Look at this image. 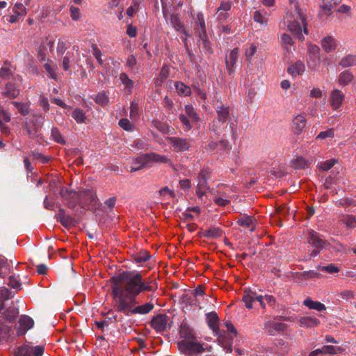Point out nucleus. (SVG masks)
Masks as SVG:
<instances>
[{"mask_svg": "<svg viewBox=\"0 0 356 356\" xmlns=\"http://www.w3.org/2000/svg\"><path fill=\"white\" fill-rule=\"evenodd\" d=\"M114 307L127 316L145 315L154 308V304L146 302L136 306V298L143 292L154 293L158 289L155 280L143 277L137 271H124L110 279Z\"/></svg>", "mask_w": 356, "mask_h": 356, "instance_id": "f257e3e1", "label": "nucleus"}, {"mask_svg": "<svg viewBox=\"0 0 356 356\" xmlns=\"http://www.w3.org/2000/svg\"><path fill=\"white\" fill-rule=\"evenodd\" d=\"M289 17V19L287 20L289 30L299 40H303L305 37L302 33V26L304 28L305 34H308V30L307 29L306 17L298 5L295 6L294 13Z\"/></svg>", "mask_w": 356, "mask_h": 356, "instance_id": "f03ea898", "label": "nucleus"}, {"mask_svg": "<svg viewBox=\"0 0 356 356\" xmlns=\"http://www.w3.org/2000/svg\"><path fill=\"white\" fill-rule=\"evenodd\" d=\"M215 110L217 116L212 122L211 130L217 136V137H220L224 129V127L222 125L229 118V106H225L222 103L217 101L215 104Z\"/></svg>", "mask_w": 356, "mask_h": 356, "instance_id": "7ed1b4c3", "label": "nucleus"}, {"mask_svg": "<svg viewBox=\"0 0 356 356\" xmlns=\"http://www.w3.org/2000/svg\"><path fill=\"white\" fill-rule=\"evenodd\" d=\"M307 242L312 248V250L308 254V258L309 259L317 257L323 248H326L327 246L330 245L327 241L323 239L321 234L313 229L309 231L307 236Z\"/></svg>", "mask_w": 356, "mask_h": 356, "instance_id": "20e7f679", "label": "nucleus"}, {"mask_svg": "<svg viewBox=\"0 0 356 356\" xmlns=\"http://www.w3.org/2000/svg\"><path fill=\"white\" fill-rule=\"evenodd\" d=\"M177 346L185 356H197L205 351L203 344L194 340H181Z\"/></svg>", "mask_w": 356, "mask_h": 356, "instance_id": "39448f33", "label": "nucleus"}, {"mask_svg": "<svg viewBox=\"0 0 356 356\" xmlns=\"http://www.w3.org/2000/svg\"><path fill=\"white\" fill-rule=\"evenodd\" d=\"M60 195L66 206L70 209H74L78 204H80L79 191H69L65 187H61Z\"/></svg>", "mask_w": 356, "mask_h": 356, "instance_id": "423d86ee", "label": "nucleus"}, {"mask_svg": "<svg viewBox=\"0 0 356 356\" xmlns=\"http://www.w3.org/2000/svg\"><path fill=\"white\" fill-rule=\"evenodd\" d=\"M44 348L42 346L24 345L17 348L14 356H42Z\"/></svg>", "mask_w": 356, "mask_h": 356, "instance_id": "0eeeda50", "label": "nucleus"}, {"mask_svg": "<svg viewBox=\"0 0 356 356\" xmlns=\"http://www.w3.org/2000/svg\"><path fill=\"white\" fill-rule=\"evenodd\" d=\"M167 141L172 145L174 152H185L191 147V139L179 137H168Z\"/></svg>", "mask_w": 356, "mask_h": 356, "instance_id": "6e6552de", "label": "nucleus"}, {"mask_svg": "<svg viewBox=\"0 0 356 356\" xmlns=\"http://www.w3.org/2000/svg\"><path fill=\"white\" fill-rule=\"evenodd\" d=\"M168 316L164 314H160L152 317L150 326L156 332H163L167 330Z\"/></svg>", "mask_w": 356, "mask_h": 356, "instance_id": "1a4fd4ad", "label": "nucleus"}, {"mask_svg": "<svg viewBox=\"0 0 356 356\" xmlns=\"http://www.w3.org/2000/svg\"><path fill=\"white\" fill-rule=\"evenodd\" d=\"M163 16L167 22H168L171 26L181 33L184 34L186 36L189 35L186 33L184 24L181 22V19L178 14L170 13L169 15L163 11Z\"/></svg>", "mask_w": 356, "mask_h": 356, "instance_id": "9d476101", "label": "nucleus"}, {"mask_svg": "<svg viewBox=\"0 0 356 356\" xmlns=\"http://www.w3.org/2000/svg\"><path fill=\"white\" fill-rule=\"evenodd\" d=\"M286 328V325L283 323L268 321L264 323V330L270 336H275L281 332H284Z\"/></svg>", "mask_w": 356, "mask_h": 356, "instance_id": "9b49d317", "label": "nucleus"}, {"mask_svg": "<svg viewBox=\"0 0 356 356\" xmlns=\"http://www.w3.org/2000/svg\"><path fill=\"white\" fill-rule=\"evenodd\" d=\"M238 57V49L234 48L225 58L226 70L229 76L234 74V66Z\"/></svg>", "mask_w": 356, "mask_h": 356, "instance_id": "f8f14e48", "label": "nucleus"}, {"mask_svg": "<svg viewBox=\"0 0 356 356\" xmlns=\"http://www.w3.org/2000/svg\"><path fill=\"white\" fill-rule=\"evenodd\" d=\"M55 216L57 221L60 222L65 227H72L76 224L75 218L70 215H67L65 211L62 208H59Z\"/></svg>", "mask_w": 356, "mask_h": 356, "instance_id": "ddd939ff", "label": "nucleus"}, {"mask_svg": "<svg viewBox=\"0 0 356 356\" xmlns=\"http://www.w3.org/2000/svg\"><path fill=\"white\" fill-rule=\"evenodd\" d=\"M259 298V294L251 289H245L242 297V301L244 302L245 307L251 309L253 308V302H256Z\"/></svg>", "mask_w": 356, "mask_h": 356, "instance_id": "4468645a", "label": "nucleus"}, {"mask_svg": "<svg viewBox=\"0 0 356 356\" xmlns=\"http://www.w3.org/2000/svg\"><path fill=\"white\" fill-rule=\"evenodd\" d=\"M218 342L225 350L227 353H232L233 339L225 331L218 333Z\"/></svg>", "mask_w": 356, "mask_h": 356, "instance_id": "2eb2a0df", "label": "nucleus"}, {"mask_svg": "<svg viewBox=\"0 0 356 356\" xmlns=\"http://www.w3.org/2000/svg\"><path fill=\"white\" fill-rule=\"evenodd\" d=\"M207 321L208 326L216 335H218V333L222 332V330L218 327L219 318L215 312L207 314Z\"/></svg>", "mask_w": 356, "mask_h": 356, "instance_id": "dca6fc26", "label": "nucleus"}, {"mask_svg": "<svg viewBox=\"0 0 356 356\" xmlns=\"http://www.w3.org/2000/svg\"><path fill=\"white\" fill-rule=\"evenodd\" d=\"M79 196L81 207L90 203H95L97 199L96 193L91 190L79 191Z\"/></svg>", "mask_w": 356, "mask_h": 356, "instance_id": "f3484780", "label": "nucleus"}, {"mask_svg": "<svg viewBox=\"0 0 356 356\" xmlns=\"http://www.w3.org/2000/svg\"><path fill=\"white\" fill-rule=\"evenodd\" d=\"M179 334L183 340H194L195 339V334L190 327L187 323L182 321L179 327Z\"/></svg>", "mask_w": 356, "mask_h": 356, "instance_id": "a211bd4d", "label": "nucleus"}, {"mask_svg": "<svg viewBox=\"0 0 356 356\" xmlns=\"http://www.w3.org/2000/svg\"><path fill=\"white\" fill-rule=\"evenodd\" d=\"M19 323L20 326L19 332L20 334H24L33 327L34 321L27 315H22L19 318Z\"/></svg>", "mask_w": 356, "mask_h": 356, "instance_id": "6ab92c4d", "label": "nucleus"}, {"mask_svg": "<svg viewBox=\"0 0 356 356\" xmlns=\"http://www.w3.org/2000/svg\"><path fill=\"white\" fill-rule=\"evenodd\" d=\"M223 231L220 227H211L205 231H201L198 233L199 236L209 239L217 238L222 236Z\"/></svg>", "mask_w": 356, "mask_h": 356, "instance_id": "aec40b11", "label": "nucleus"}, {"mask_svg": "<svg viewBox=\"0 0 356 356\" xmlns=\"http://www.w3.org/2000/svg\"><path fill=\"white\" fill-rule=\"evenodd\" d=\"M1 94L9 99H14L19 95V90L17 88L15 83H9L6 85Z\"/></svg>", "mask_w": 356, "mask_h": 356, "instance_id": "412c9836", "label": "nucleus"}, {"mask_svg": "<svg viewBox=\"0 0 356 356\" xmlns=\"http://www.w3.org/2000/svg\"><path fill=\"white\" fill-rule=\"evenodd\" d=\"M344 95L339 90H334L331 93V106L337 109L341 105Z\"/></svg>", "mask_w": 356, "mask_h": 356, "instance_id": "4be33fe9", "label": "nucleus"}, {"mask_svg": "<svg viewBox=\"0 0 356 356\" xmlns=\"http://www.w3.org/2000/svg\"><path fill=\"white\" fill-rule=\"evenodd\" d=\"M305 70V65L301 61H297L291 65L287 70V72L292 76L302 75Z\"/></svg>", "mask_w": 356, "mask_h": 356, "instance_id": "5701e85b", "label": "nucleus"}, {"mask_svg": "<svg viewBox=\"0 0 356 356\" xmlns=\"http://www.w3.org/2000/svg\"><path fill=\"white\" fill-rule=\"evenodd\" d=\"M303 304L305 306L307 307L309 309H314L318 312H323L326 309V307L324 304L321 303V302L314 301L310 298H307L304 300Z\"/></svg>", "mask_w": 356, "mask_h": 356, "instance_id": "b1692460", "label": "nucleus"}, {"mask_svg": "<svg viewBox=\"0 0 356 356\" xmlns=\"http://www.w3.org/2000/svg\"><path fill=\"white\" fill-rule=\"evenodd\" d=\"M293 126L296 134H299L304 131L306 128V119L302 115H297L293 120Z\"/></svg>", "mask_w": 356, "mask_h": 356, "instance_id": "393cba45", "label": "nucleus"}, {"mask_svg": "<svg viewBox=\"0 0 356 356\" xmlns=\"http://www.w3.org/2000/svg\"><path fill=\"white\" fill-rule=\"evenodd\" d=\"M44 119L42 117H39L36 119L35 124L33 128L26 127V130L29 137L31 138H35L39 137L40 134L38 132V128L41 127L43 124Z\"/></svg>", "mask_w": 356, "mask_h": 356, "instance_id": "a878e982", "label": "nucleus"}, {"mask_svg": "<svg viewBox=\"0 0 356 356\" xmlns=\"http://www.w3.org/2000/svg\"><path fill=\"white\" fill-rule=\"evenodd\" d=\"M152 125L154 128L163 134H170L174 131V129L171 126L159 120L152 121Z\"/></svg>", "mask_w": 356, "mask_h": 356, "instance_id": "bb28decb", "label": "nucleus"}, {"mask_svg": "<svg viewBox=\"0 0 356 356\" xmlns=\"http://www.w3.org/2000/svg\"><path fill=\"white\" fill-rule=\"evenodd\" d=\"M74 60V54L73 52L67 51L65 56L63 58L62 61V67L63 70L65 72H70V74H72V71L70 70V67L72 61Z\"/></svg>", "mask_w": 356, "mask_h": 356, "instance_id": "cd10ccee", "label": "nucleus"}, {"mask_svg": "<svg viewBox=\"0 0 356 356\" xmlns=\"http://www.w3.org/2000/svg\"><path fill=\"white\" fill-rule=\"evenodd\" d=\"M18 314V309L14 307H10L3 312V318L8 323H13Z\"/></svg>", "mask_w": 356, "mask_h": 356, "instance_id": "c85d7f7f", "label": "nucleus"}, {"mask_svg": "<svg viewBox=\"0 0 356 356\" xmlns=\"http://www.w3.org/2000/svg\"><path fill=\"white\" fill-rule=\"evenodd\" d=\"M299 322L302 326L307 327H316L320 324V321L311 316H303L300 318Z\"/></svg>", "mask_w": 356, "mask_h": 356, "instance_id": "c756f323", "label": "nucleus"}, {"mask_svg": "<svg viewBox=\"0 0 356 356\" xmlns=\"http://www.w3.org/2000/svg\"><path fill=\"white\" fill-rule=\"evenodd\" d=\"M175 86L177 90V92L180 96H190L191 94V88L186 84H184L183 82L181 81H177L175 83Z\"/></svg>", "mask_w": 356, "mask_h": 356, "instance_id": "7c9ffc66", "label": "nucleus"}, {"mask_svg": "<svg viewBox=\"0 0 356 356\" xmlns=\"http://www.w3.org/2000/svg\"><path fill=\"white\" fill-rule=\"evenodd\" d=\"M321 45L326 52H331L335 49L334 40L331 36H327L321 40Z\"/></svg>", "mask_w": 356, "mask_h": 356, "instance_id": "2f4dec72", "label": "nucleus"}, {"mask_svg": "<svg viewBox=\"0 0 356 356\" xmlns=\"http://www.w3.org/2000/svg\"><path fill=\"white\" fill-rule=\"evenodd\" d=\"M353 79V74L350 70H345L340 73L339 76V83L341 86L349 84Z\"/></svg>", "mask_w": 356, "mask_h": 356, "instance_id": "473e14b6", "label": "nucleus"}, {"mask_svg": "<svg viewBox=\"0 0 356 356\" xmlns=\"http://www.w3.org/2000/svg\"><path fill=\"white\" fill-rule=\"evenodd\" d=\"M185 115L190 118L191 122H197L199 121L200 118L198 114L195 111L194 108L191 104H187L184 108Z\"/></svg>", "mask_w": 356, "mask_h": 356, "instance_id": "72a5a7b5", "label": "nucleus"}, {"mask_svg": "<svg viewBox=\"0 0 356 356\" xmlns=\"http://www.w3.org/2000/svg\"><path fill=\"white\" fill-rule=\"evenodd\" d=\"M339 65L343 67L356 65V55L349 54L341 58Z\"/></svg>", "mask_w": 356, "mask_h": 356, "instance_id": "f704fd0d", "label": "nucleus"}, {"mask_svg": "<svg viewBox=\"0 0 356 356\" xmlns=\"http://www.w3.org/2000/svg\"><path fill=\"white\" fill-rule=\"evenodd\" d=\"M119 79L121 83L125 86L129 92H131L134 87V81L129 78L125 72H122L120 74Z\"/></svg>", "mask_w": 356, "mask_h": 356, "instance_id": "c9c22d12", "label": "nucleus"}, {"mask_svg": "<svg viewBox=\"0 0 356 356\" xmlns=\"http://www.w3.org/2000/svg\"><path fill=\"white\" fill-rule=\"evenodd\" d=\"M321 354L326 355H335L341 352L342 349L340 347L334 346L332 345L324 346L320 348Z\"/></svg>", "mask_w": 356, "mask_h": 356, "instance_id": "e433bc0d", "label": "nucleus"}, {"mask_svg": "<svg viewBox=\"0 0 356 356\" xmlns=\"http://www.w3.org/2000/svg\"><path fill=\"white\" fill-rule=\"evenodd\" d=\"M341 0H323V5L321 6L323 10H327V15H330L331 10L337 6Z\"/></svg>", "mask_w": 356, "mask_h": 356, "instance_id": "4c0bfd02", "label": "nucleus"}, {"mask_svg": "<svg viewBox=\"0 0 356 356\" xmlns=\"http://www.w3.org/2000/svg\"><path fill=\"white\" fill-rule=\"evenodd\" d=\"M72 117L77 123H83L86 120V116L81 108H75L72 113Z\"/></svg>", "mask_w": 356, "mask_h": 356, "instance_id": "58836bf2", "label": "nucleus"}, {"mask_svg": "<svg viewBox=\"0 0 356 356\" xmlns=\"http://www.w3.org/2000/svg\"><path fill=\"white\" fill-rule=\"evenodd\" d=\"M94 100L95 103L101 105L102 106H104L109 102V97L106 92L103 91L95 95Z\"/></svg>", "mask_w": 356, "mask_h": 356, "instance_id": "ea45409f", "label": "nucleus"}, {"mask_svg": "<svg viewBox=\"0 0 356 356\" xmlns=\"http://www.w3.org/2000/svg\"><path fill=\"white\" fill-rule=\"evenodd\" d=\"M341 221L349 228L356 227V218L353 215H344L341 217Z\"/></svg>", "mask_w": 356, "mask_h": 356, "instance_id": "a19ab883", "label": "nucleus"}, {"mask_svg": "<svg viewBox=\"0 0 356 356\" xmlns=\"http://www.w3.org/2000/svg\"><path fill=\"white\" fill-rule=\"evenodd\" d=\"M254 220L251 216H243L238 219L237 223L241 227L248 228L254 223Z\"/></svg>", "mask_w": 356, "mask_h": 356, "instance_id": "79ce46f5", "label": "nucleus"}, {"mask_svg": "<svg viewBox=\"0 0 356 356\" xmlns=\"http://www.w3.org/2000/svg\"><path fill=\"white\" fill-rule=\"evenodd\" d=\"M232 3L230 2H223L221 3L220 6L218 8V18L220 19H226L228 16L227 13H222L221 11H228L231 9Z\"/></svg>", "mask_w": 356, "mask_h": 356, "instance_id": "37998d69", "label": "nucleus"}, {"mask_svg": "<svg viewBox=\"0 0 356 356\" xmlns=\"http://www.w3.org/2000/svg\"><path fill=\"white\" fill-rule=\"evenodd\" d=\"M15 108L17 109L18 112L25 116L29 113V105L26 103H19L17 102H13L12 103Z\"/></svg>", "mask_w": 356, "mask_h": 356, "instance_id": "c03bdc74", "label": "nucleus"}, {"mask_svg": "<svg viewBox=\"0 0 356 356\" xmlns=\"http://www.w3.org/2000/svg\"><path fill=\"white\" fill-rule=\"evenodd\" d=\"M51 137L54 140L60 144H65V140L60 134L57 127H53L51 131Z\"/></svg>", "mask_w": 356, "mask_h": 356, "instance_id": "a18cd8bd", "label": "nucleus"}, {"mask_svg": "<svg viewBox=\"0 0 356 356\" xmlns=\"http://www.w3.org/2000/svg\"><path fill=\"white\" fill-rule=\"evenodd\" d=\"M319 277L320 274L314 270L303 271L298 275V278L305 280L313 279Z\"/></svg>", "mask_w": 356, "mask_h": 356, "instance_id": "49530a36", "label": "nucleus"}, {"mask_svg": "<svg viewBox=\"0 0 356 356\" xmlns=\"http://www.w3.org/2000/svg\"><path fill=\"white\" fill-rule=\"evenodd\" d=\"M336 163L337 161L335 159L327 160L318 164V168L323 171H328Z\"/></svg>", "mask_w": 356, "mask_h": 356, "instance_id": "de8ad7c7", "label": "nucleus"}, {"mask_svg": "<svg viewBox=\"0 0 356 356\" xmlns=\"http://www.w3.org/2000/svg\"><path fill=\"white\" fill-rule=\"evenodd\" d=\"M197 19L200 26L199 30V35H202L204 37V35L207 34V31L203 14L202 13H199L197 15Z\"/></svg>", "mask_w": 356, "mask_h": 356, "instance_id": "09e8293b", "label": "nucleus"}, {"mask_svg": "<svg viewBox=\"0 0 356 356\" xmlns=\"http://www.w3.org/2000/svg\"><path fill=\"white\" fill-rule=\"evenodd\" d=\"M141 0H133L131 5L127 10V15L133 17L138 10Z\"/></svg>", "mask_w": 356, "mask_h": 356, "instance_id": "8fccbe9b", "label": "nucleus"}, {"mask_svg": "<svg viewBox=\"0 0 356 356\" xmlns=\"http://www.w3.org/2000/svg\"><path fill=\"white\" fill-rule=\"evenodd\" d=\"M51 64H53V62L51 60H48L47 63H46L44 65V68L49 74L50 78L55 79L56 76V75L55 74V70L56 69V65H51Z\"/></svg>", "mask_w": 356, "mask_h": 356, "instance_id": "3c124183", "label": "nucleus"}, {"mask_svg": "<svg viewBox=\"0 0 356 356\" xmlns=\"http://www.w3.org/2000/svg\"><path fill=\"white\" fill-rule=\"evenodd\" d=\"M208 189L209 186L207 184L198 182L196 188V195L198 196L199 198H201L206 194Z\"/></svg>", "mask_w": 356, "mask_h": 356, "instance_id": "603ef678", "label": "nucleus"}, {"mask_svg": "<svg viewBox=\"0 0 356 356\" xmlns=\"http://www.w3.org/2000/svg\"><path fill=\"white\" fill-rule=\"evenodd\" d=\"M118 124L121 128L127 131H131L134 129L133 124L127 118L120 120Z\"/></svg>", "mask_w": 356, "mask_h": 356, "instance_id": "864d4df0", "label": "nucleus"}, {"mask_svg": "<svg viewBox=\"0 0 356 356\" xmlns=\"http://www.w3.org/2000/svg\"><path fill=\"white\" fill-rule=\"evenodd\" d=\"M318 269L327 273H338L339 271V268L332 264L327 266H320Z\"/></svg>", "mask_w": 356, "mask_h": 356, "instance_id": "5fc2aeb1", "label": "nucleus"}, {"mask_svg": "<svg viewBox=\"0 0 356 356\" xmlns=\"http://www.w3.org/2000/svg\"><path fill=\"white\" fill-rule=\"evenodd\" d=\"M150 258L149 254L147 251L139 252L135 257L134 261L136 263H143L147 261Z\"/></svg>", "mask_w": 356, "mask_h": 356, "instance_id": "6e6d98bb", "label": "nucleus"}, {"mask_svg": "<svg viewBox=\"0 0 356 356\" xmlns=\"http://www.w3.org/2000/svg\"><path fill=\"white\" fill-rule=\"evenodd\" d=\"M10 272V268L7 262L4 259H0V277H3Z\"/></svg>", "mask_w": 356, "mask_h": 356, "instance_id": "4d7b16f0", "label": "nucleus"}, {"mask_svg": "<svg viewBox=\"0 0 356 356\" xmlns=\"http://www.w3.org/2000/svg\"><path fill=\"white\" fill-rule=\"evenodd\" d=\"M179 119L182 124L184 126L186 130L188 131L192 129L191 120L185 114H180Z\"/></svg>", "mask_w": 356, "mask_h": 356, "instance_id": "13d9d810", "label": "nucleus"}, {"mask_svg": "<svg viewBox=\"0 0 356 356\" xmlns=\"http://www.w3.org/2000/svg\"><path fill=\"white\" fill-rule=\"evenodd\" d=\"M26 9L22 3H16L13 8V13L17 14V15H19L20 17L26 15Z\"/></svg>", "mask_w": 356, "mask_h": 356, "instance_id": "bf43d9fd", "label": "nucleus"}, {"mask_svg": "<svg viewBox=\"0 0 356 356\" xmlns=\"http://www.w3.org/2000/svg\"><path fill=\"white\" fill-rule=\"evenodd\" d=\"M138 104L135 101L131 102L130 105V118L132 119H135L138 115Z\"/></svg>", "mask_w": 356, "mask_h": 356, "instance_id": "052dcab7", "label": "nucleus"}, {"mask_svg": "<svg viewBox=\"0 0 356 356\" xmlns=\"http://www.w3.org/2000/svg\"><path fill=\"white\" fill-rule=\"evenodd\" d=\"M334 136V129H330L327 131L320 132V134L317 136L316 139L324 140L327 138H332Z\"/></svg>", "mask_w": 356, "mask_h": 356, "instance_id": "680f3d73", "label": "nucleus"}, {"mask_svg": "<svg viewBox=\"0 0 356 356\" xmlns=\"http://www.w3.org/2000/svg\"><path fill=\"white\" fill-rule=\"evenodd\" d=\"M200 39L202 42V45L205 52H211V47L209 42L207 40V35H204V37L202 35H199Z\"/></svg>", "mask_w": 356, "mask_h": 356, "instance_id": "e2e57ef3", "label": "nucleus"}, {"mask_svg": "<svg viewBox=\"0 0 356 356\" xmlns=\"http://www.w3.org/2000/svg\"><path fill=\"white\" fill-rule=\"evenodd\" d=\"M209 179V172L205 169H202L198 175V182L207 184V180Z\"/></svg>", "mask_w": 356, "mask_h": 356, "instance_id": "0e129e2a", "label": "nucleus"}, {"mask_svg": "<svg viewBox=\"0 0 356 356\" xmlns=\"http://www.w3.org/2000/svg\"><path fill=\"white\" fill-rule=\"evenodd\" d=\"M153 157V161L156 163H168L170 162V160L168 159L167 157L163 155L158 154L156 153H154L152 155Z\"/></svg>", "mask_w": 356, "mask_h": 356, "instance_id": "69168bd1", "label": "nucleus"}, {"mask_svg": "<svg viewBox=\"0 0 356 356\" xmlns=\"http://www.w3.org/2000/svg\"><path fill=\"white\" fill-rule=\"evenodd\" d=\"M256 49H257V47L254 44H251V46L250 47V48L247 49L245 50V57H246V60L250 63L251 61V59L252 58V56L254 55L255 52H256Z\"/></svg>", "mask_w": 356, "mask_h": 356, "instance_id": "338daca9", "label": "nucleus"}, {"mask_svg": "<svg viewBox=\"0 0 356 356\" xmlns=\"http://www.w3.org/2000/svg\"><path fill=\"white\" fill-rule=\"evenodd\" d=\"M254 20L261 24H266L267 19L261 15L260 11H255L253 16Z\"/></svg>", "mask_w": 356, "mask_h": 356, "instance_id": "774afa93", "label": "nucleus"}]
</instances>
